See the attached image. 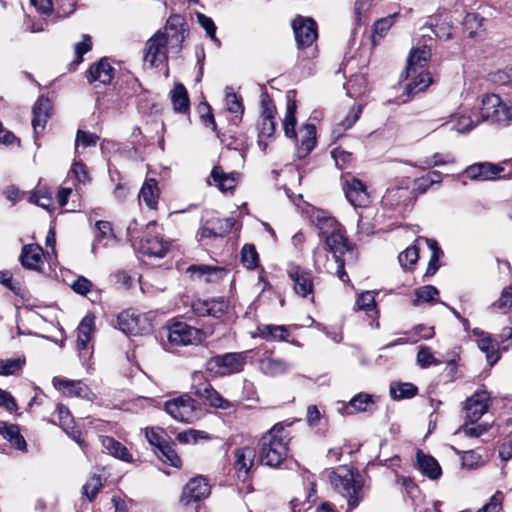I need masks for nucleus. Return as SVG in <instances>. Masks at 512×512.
<instances>
[{
	"instance_id": "obj_2",
	"label": "nucleus",
	"mask_w": 512,
	"mask_h": 512,
	"mask_svg": "<svg viewBox=\"0 0 512 512\" xmlns=\"http://www.w3.org/2000/svg\"><path fill=\"white\" fill-rule=\"evenodd\" d=\"M289 436L282 423L275 424L259 443V457L263 465L278 467L286 458Z\"/></svg>"
},
{
	"instance_id": "obj_12",
	"label": "nucleus",
	"mask_w": 512,
	"mask_h": 512,
	"mask_svg": "<svg viewBox=\"0 0 512 512\" xmlns=\"http://www.w3.org/2000/svg\"><path fill=\"white\" fill-rule=\"evenodd\" d=\"M343 190L347 200L354 207H365L369 203L366 185L357 178L347 177L343 182Z\"/></svg>"
},
{
	"instance_id": "obj_21",
	"label": "nucleus",
	"mask_w": 512,
	"mask_h": 512,
	"mask_svg": "<svg viewBox=\"0 0 512 512\" xmlns=\"http://www.w3.org/2000/svg\"><path fill=\"white\" fill-rule=\"evenodd\" d=\"M233 218H212L207 220L198 231L200 239L211 237H223L228 234L234 226Z\"/></svg>"
},
{
	"instance_id": "obj_10",
	"label": "nucleus",
	"mask_w": 512,
	"mask_h": 512,
	"mask_svg": "<svg viewBox=\"0 0 512 512\" xmlns=\"http://www.w3.org/2000/svg\"><path fill=\"white\" fill-rule=\"evenodd\" d=\"M298 49L310 48L318 37L316 22L311 18L297 17L292 22Z\"/></svg>"
},
{
	"instance_id": "obj_13",
	"label": "nucleus",
	"mask_w": 512,
	"mask_h": 512,
	"mask_svg": "<svg viewBox=\"0 0 512 512\" xmlns=\"http://www.w3.org/2000/svg\"><path fill=\"white\" fill-rule=\"evenodd\" d=\"M210 494V486L203 477H194L184 486L180 503L189 505L192 502H198L205 499Z\"/></svg>"
},
{
	"instance_id": "obj_46",
	"label": "nucleus",
	"mask_w": 512,
	"mask_h": 512,
	"mask_svg": "<svg viewBox=\"0 0 512 512\" xmlns=\"http://www.w3.org/2000/svg\"><path fill=\"white\" fill-rule=\"evenodd\" d=\"M421 245L422 244H418V239H416L412 246L407 247L403 252L399 254L398 260L404 269H412V267L416 264L419 258V249Z\"/></svg>"
},
{
	"instance_id": "obj_59",
	"label": "nucleus",
	"mask_w": 512,
	"mask_h": 512,
	"mask_svg": "<svg viewBox=\"0 0 512 512\" xmlns=\"http://www.w3.org/2000/svg\"><path fill=\"white\" fill-rule=\"evenodd\" d=\"M462 466L468 469H474L484 463L482 456L475 450L465 451L461 457Z\"/></svg>"
},
{
	"instance_id": "obj_57",
	"label": "nucleus",
	"mask_w": 512,
	"mask_h": 512,
	"mask_svg": "<svg viewBox=\"0 0 512 512\" xmlns=\"http://www.w3.org/2000/svg\"><path fill=\"white\" fill-rule=\"evenodd\" d=\"M504 494L496 491L489 501L477 512H501L503 509Z\"/></svg>"
},
{
	"instance_id": "obj_20",
	"label": "nucleus",
	"mask_w": 512,
	"mask_h": 512,
	"mask_svg": "<svg viewBox=\"0 0 512 512\" xmlns=\"http://www.w3.org/2000/svg\"><path fill=\"white\" fill-rule=\"evenodd\" d=\"M504 170V167L484 162L468 166L465 169L464 174L471 180L489 181L502 177L501 173Z\"/></svg>"
},
{
	"instance_id": "obj_47",
	"label": "nucleus",
	"mask_w": 512,
	"mask_h": 512,
	"mask_svg": "<svg viewBox=\"0 0 512 512\" xmlns=\"http://www.w3.org/2000/svg\"><path fill=\"white\" fill-rule=\"evenodd\" d=\"M296 102L295 101H289L286 108L285 117L283 120V127H284V133L286 137L288 138H295L296 137Z\"/></svg>"
},
{
	"instance_id": "obj_7",
	"label": "nucleus",
	"mask_w": 512,
	"mask_h": 512,
	"mask_svg": "<svg viewBox=\"0 0 512 512\" xmlns=\"http://www.w3.org/2000/svg\"><path fill=\"white\" fill-rule=\"evenodd\" d=\"M207 337V334L184 322H173L168 326V340L172 345L187 346L198 345Z\"/></svg>"
},
{
	"instance_id": "obj_19",
	"label": "nucleus",
	"mask_w": 512,
	"mask_h": 512,
	"mask_svg": "<svg viewBox=\"0 0 512 512\" xmlns=\"http://www.w3.org/2000/svg\"><path fill=\"white\" fill-rule=\"evenodd\" d=\"M186 272L192 280L204 283L219 282L226 275L224 268L204 264L190 265Z\"/></svg>"
},
{
	"instance_id": "obj_22",
	"label": "nucleus",
	"mask_w": 512,
	"mask_h": 512,
	"mask_svg": "<svg viewBox=\"0 0 512 512\" xmlns=\"http://www.w3.org/2000/svg\"><path fill=\"white\" fill-rule=\"evenodd\" d=\"M256 452L254 448L245 446L237 448L234 452V469L239 479L246 480L254 464Z\"/></svg>"
},
{
	"instance_id": "obj_38",
	"label": "nucleus",
	"mask_w": 512,
	"mask_h": 512,
	"mask_svg": "<svg viewBox=\"0 0 512 512\" xmlns=\"http://www.w3.org/2000/svg\"><path fill=\"white\" fill-rule=\"evenodd\" d=\"M57 412L59 417V424L63 430L77 443H81V432L74 428L73 418L67 407L62 404L57 406Z\"/></svg>"
},
{
	"instance_id": "obj_43",
	"label": "nucleus",
	"mask_w": 512,
	"mask_h": 512,
	"mask_svg": "<svg viewBox=\"0 0 512 512\" xmlns=\"http://www.w3.org/2000/svg\"><path fill=\"white\" fill-rule=\"evenodd\" d=\"M418 244H425L431 250V257L428 263L427 275H434L439 268V258L442 254L441 249L435 240L419 237Z\"/></svg>"
},
{
	"instance_id": "obj_36",
	"label": "nucleus",
	"mask_w": 512,
	"mask_h": 512,
	"mask_svg": "<svg viewBox=\"0 0 512 512\" xmlns=\"http://www.w3.org/2000/svg\"><path fill=\"white\" fill-rule=\"evenodd\" d=\"M411 81L407 84L405 92L408 96H413L419 92L424 91L432 83V78L429 72L421 70L416 72L412 76H409Z\"/></svg>"
},
{
	"instance_id": "obj_5",
	"label": "nucleus",
	"mask_w": 512,
	"mask_h": 512,
	"mask_svg": "<svg viewBox=\"0 0 512 512\" xmlns=\"http://www.w3.org/2000/svg\"><path fill=\"white\" fill-rule=\"evenodd\" d=\"M245 363L246 352H230L211 357L206 369L215 376H227L242 371Z\"/></svg>"
},
{
	"instance_id": "obj_58",
	"label": "nucleus",
	"mask_w": 512,
	"mask_h": 512,
	"mask_svg": "<svg viewBox=\"0 0 512 512\" xmlns=\"http://www.w3.org/2000/svg\"><path fill=\"white\" fill-rule=\"evenodd\" d=\"M30 202L50 211L53 206L52 194L46 190H38L30 196Z\"/></svg>"
},
{
	"instance_id": "obj_30",
	"label": "nucleus",
	"mask_w": 512,
	"mask_h": 512,
	"mask_svg": "<svg viewBox=\"0 0 512 512\" xmlns=\"http://www.w3.org/2000/svg\"><path fill=\"white\" fill-rule=\"evenodd\" d=\"M289 335V330L284 325L260 324L257 326V336L266 341H285Z\"/></svg>"
},
{
	"instance_id": "obj_56",
	"label": "nucleus",
	"mask_w": 512,
	"mask_h": 512,
	"mask_svg": "<svg viewBox=\"0 0 512 512\" xmlns=\"http://www.w3.org/2000/svg\"><path fill=\"white\" fill-rule=\"evenodd\" d=\"M99 137L90 132H86L83 130H78L76 134V140H75V151L78 153L79 147H90L95 146L97 144Z\"/></svg>"
},
{
	"instance_id": "obj_18",
	"label": "nucleus",
	"mask_w": 512,
	"mask_h": 512,
	"mask_svg": "<svg viewBox=\"0 0 512 512\" xmlns=\"http://www.w3.org/2000/svg\"><path fill=\"white\" fill-rule=\"evenodd\" d=\"M288 276L293 282L296 294L306 297L313 292L312 273L300 266L292 265L287 270Z\"/></svg>"
},
{
	"instance_id": "obj_60",
	"label": "nucleus",
	"mask_w": 512,
	"mask_h": 512,
	"mask_svg": "<svg viewBox=\"0 0 512 512\" xmlns=\"http://www.w3.org/2000/svg\"><path fill=\"white\" fill-rule=\"evenodd\" d=\"M102 487L100 476L93 475L83 486V494L91 501L95 498Z\"/></svg>"
},
{
	"instance_id": "obj_24",
	"label": "nucleus",
	"mask_w": 512,
	"mask_h": 512,
	"mask_svg": "<svg viewBox=\"0 0 512 512\" xmlns=\"http://www.w3.org/2000/svg\"><path fill=\"white\" fill-rule=\"evenodd\" d=\"M322 237L325 239V243L328 249L333 253L336 261H338L341 255L348 251L347 239L343 234V228L340 224L336 229H332Z\"/></svg>"
},
{
	"instance_id": "obj_41",
	"label": "nucleus",
	"mask_w": 512,
	"mask_h": 512,
	"mask_svg": "<svg viewBox=\"0 0 512 512\" xmlns=\"http://www.w3.org/2000/svg\"><path fill=\"white\" fill-rule=\"evenodd\" d=\"M260 370L270 376H276L288 371L289 365L282 359L266 357L260 360Z\"/></svg>"
},
{
	"instance_id": "obj_28",
	"label": "nucleus",
	"mask_w": 512,
	"mask_h": 512,
	"mask_svg": "<svg viewBox=\"0 0 512 512\" xmlns=\"http://www.w3.org/2000/svg\"><path fill=\"white\" fill-rule=\"evenodd\" d=\"M430 57L431 50L426 45L412 49L407 59L406 77L412 76L419 69L424 68Z\"/></svg>"
},
{
	"instance_id": "obj_14",
	"label": "nucleus",
	"mask_w": 512,
	"mask_h": 512,
	"mask_svg": "<svg viewBox=\"0 0 512 512\" xmlns=\"http://www.w3.org/2000/svg\"><path fill=\"white\" fill-rule=\"evenodd\" d=\"M170 249V242L158 233L149 232L140 242L138 250L149 257L163 258Z\"/></svg>"
},
{
	"instance_id": "obj_40",
	"label": "nucleus",
	"mask_w": 512,
	"mask_h": 512,
	"mask_svg": "<svg viewBox=\"0 0 512 512\" xmlns=\"http://www.w3.org/2000/svg\"><path fill=\"white\" fill-rule=\"evenodd\" d=\"M452 129L459 133H467L481 123L478 114L475 116L465 114H454L451 116Z\"/></svg>"
},
{
	"instance_id": "obj_61",
	"label": "nucleus",
	"mask_w": 512,
	"mask_h": 512,
	"mask_svg": "<svg viewBox=\"0 0 512 512\" xmlns=\"http://www.w3.org/2000/svg\"><path fill=\"white\" fill-rule=\"evenodd\" d=\"M241 260L245 267L255 268L258 262V254L252 245H244L241 251Z\"/></svg>"
},
{
	"instance_id": "obj_35",
	"label": "nucleus",
	"mask_w": 512,
	"mask_h": 512,
	"mask_svg": "<svg viewBox=\"0 0 512 512\" xmlns=\"http://www.w3.org/2000/svg\"><path fill=\"white\" fill-rule=\"evenodd\" d=\"M159 198L157 181L153 178L147 179L139 192V200L143 201L150 209H156Z\"/></svg>"
},
{
	"instance_id": "obj_26",
	"label": "nucleus",
	"mask_w": 512,
	"mask_h": 512,
	"mask_svg": "<svg viewBox=\"0 0 512 512\" xmlns=\"http://www.w3.org/2000/svg\"><path fill=\"white\" fill-rule=\"evenodd\" d=\"M115 70L107 60V58L100 59L97 63L91 65L88 71V81H98L101 84H109L114 77Z\"/></svg>"
},
{
	"instance_id": "obj_63",
	"label": "nucleus",
	"mask_w": 512,
	"mask_h": 512,
	"mask_svg": "<svg viewBox=\"0 0 512 512\" xmlns=\"http://www.w3.org/2000/svg\"><path fill=\"white\" fill-rule=\"evenodd\" d=\"M493 306L504 311L512 306V284L502 290L500 297L493 303Z\"/></svg>"
},
{
	"instance_id": "obj_53",
	"label": "nucleus",
	"mask_w": 512,
	"mask_h": 512,
	"mask_svg": "<svg viewBox=\"0 0 512 512\" xmlns=\"http://www.w3.org/2000/svg\"><path fill=\"white\" fill-rule=\"evenodd\" d=\"M355 307L357 310H362L366 312H374L377 314L376 311V304H375V297L374 294L370 291L363 292L359 294L356 300Z\"/></svg>"
},
{
	"instance_id": "obj_42",
	"label": "nucleus",
	"mask_w": 512,
	"mask_h": 512,
	"mask_svg": "<svg viewBox=\"0 0 512 512\" xmlns=\"http://www.w3.org/2000/svg\"><path fill=\"white\" fill-rule=\"evenodd\" d=\"M171 102L177 112H186L189 109L188 93L181 83H177L171 91Z\"/></svg>"
},
{
	"instance_id": "obj_31",
	"label": "nucleus",
	"mask_w": 512,
	"mask_h": 512,
	"mask_svg": "<svg viewBox=\"0 0 512 512\" xmlns=\"http://www.w3.org/2000/svg\"><path fill=\"white\" fill-rule=\"evenodd\" d=\"M43 250L37 244L24 245L20 261L25 268L37 270L42 264Z\"/></svg>"
},
{
	"instance_id": "obj_39",
	"label": "nucleus",
	"mask_w": 512,
	"mask_h": 512,
	"mask_svg": "<svg viewBox=\"0 0 512 512\" xmlns=\"http://www.w3.org/2000/svg\"><path fill=\"white\" fill-rule=\"evenodd\" d=\"M113 241L114 235L111 224L107 221H98L96 223V235L92 251L95 253L100 245L106 247Z\"/></svg>"
},
{
	"instance_id": "obj_55",
	"label": "nucleus",
	"mask_w": 512,
	"mask_h": 512,
	"mask_svg": "<svg viewBox=\"0 0 512 512\" xmlns=\"http://www.w3.org/2000/svg\"><path fill=\"white\" fill-rule=\"evenodd\" d=\"M416 362L423 369L428 368L431 365H437L439 363L438 360L434 357L431 348L427 346L419 347L416 356Z\"/></svg>"
},
{
	"instance_id": "obj_3",
	"label": "nucleus",
	"mask_w": 512,
	"mask_h": 512,
	"mask_svg": "<svg viewBox=\"0 0 512 512\" xmlns=\"http://www.w3.org/2000/svg\"><path fill=\"white\" fill-rule=\"evenodd\" d=\"M329 480L333 489L347 500L350 509L358 506L363 499V479L358 472L346 465L338 466L330 472Z\"/></svg>"
},
{
	"instance_id": "obj_33",
	"label": "nucleus",
	"mask_w": 512,
	"mask_h": 512,
	"mask_svg": "<svg viewBox=\"0 0 512 512\" xmlns=\"http://www.w3.org/2000/svg\"><path fill=\"white\" fill-rule=\"evenodd\" d=\"M416 458L418 468L422 472V474H424L431 480H436L441 476L442 470L435 458L426 455L421 451L417 452Z\"/></svg>"
},
{
	"instance_id": "obj_51",
	"label": "nucleus",
	"mask_w": 512,
	"mask_h": 512,
	"mask_svg": "<svg viewBox=\"0 0 512 512\" xmlns=\"http://www.w3.org/2000/svg\"><path fill=\"white\" fill-rule=\"evenodd\" d=\"M301 136V150L308 154L316 144V128L313 124H306L300 130Z\"/></svg>"
},
{
	"instance_id": "obj_50",
	"label": "nucleus",
	"mask_w": 512,
	"mask_h": 512,
	"mask_svg": "<svg viewBox=\"0 0 512 512\" xmlns=\"http://www.w3.org/2000/svg\"><path fill=\"white\" fill-rule=\"evenodd\" d=\"M366 79L363 75H355L344 85L349 97L356 98L366 91Z\"/></svg>"
},
{
	"instance_id": "obj_64",
	"label": "nucleus",
	"mask_w": 512,
	"mask_h": 512,
	"mask_svg": "<svg viewBox=\"0 0 512 512\" xmlns=\"http://www.w3.org/2000/svg\"><path fill=\"white\" fill-rule=\"evenodd\" d=\"M490 80L497 86H507L512 84V69L498 70L490 75Z\"/></svg>"
},
{
	"instance_id": "obj_16",
	"label": "nucleus",
	"mask_w": 512,
	"mask_h": 512,
	"mask_svg": "<svg viewBox=\"0 0 512 512\" xmlns=\"http://www.w3.org/2000/svg\"><path fill=\"white\" fill-rule=\"evenodd\" d=\"M261 123L259 127V136L262 137H271L276 129L275 124V114L276 107L273 104V101L267 94V92H263L261 94Z\"/></svg>"
},
{
	"instance_id": "obj_52",
	"label": "nucleus",
	"mask_w": 512,
	"mask_h": 512,
	"mask_svg": "<svg viewBox=\"0 0 512 512\" xmlns=\"http://www.w3.org/2000/svg\"><path fill=\"white\" fill-rule=\"evenodd\" d=\"M361 112H362L361 106L352 107L349 110L346 118L343 121H341L339 124L336 125V127L333 130V134L337 135L338 137L341 136V134L345 130L351 128L356 123Z\"/></svg>"
},
{
	"instance_id": "obj_6",
	"label": "nucleus",
	"mask_w": 512,
	"mask_h": 512,
	"mask_svg": "<svg viewBox=\"0 0 512 512\" xmlns=\"http://www.w3.org/2000/svg\"><path fill=\"white\" fill-rule=\"evenodd\" d=\"M164 409L172 418L180 422L193 423L200 417V409L196 401L187 394L166 401Z\"/></svg>"
},
{
	"instance_id": "obj_34",
	"label": "nucleus",
	"mask_w": 512,
	"mask_h": 512,
	"mask_svg": "<svg viewBox=\"0 0 512 512\" xmlns=\"http://www.w3.org/2000/svg\"><path fill=\"white\" fill-rule=\"evenodd\" d=\"M100 441L108 454L128 463L133 461V457L128 449L114 438L109 436H100Z\"/></svg>"
},
{
	"instance_id": "obj_15",
	"label": "nucleus",
	"mask_w": 512,
	"mask_h": 512,
	"mask_svg": "<svg viewBox=\"0 0 512 512\" xmlns=\"http://www.w3.org/2000/svg\"><path fill=\"white\" fill-rule=\"evenodd\" d=\"M489 394L487 391H477L468 398L464 405L465 416L472 424L478 421L488 410Z\"/></svg>"
},
{
	"instance_id": "obj_32",
	"label": "nucleus",
	"mask_w": 512,
	"mask_h": 512,
	"mask_svg": "<svg viewBox=\"0 0 512 512\" xmlns=\"http://www.w3.org/2000/svg\"><path fill=\"white\" fill-rule=\"evenodd\" d=\"M412 199V192L407 186H394L386 190L383 202L391 206L408 205Z\"/></svg>"
},
{
	"instance_id": "obj_11",
	"label": "nucleus",
	"mask_w": 512,
	"mask_h": 512,
	"mask_svg": "<svg viewBox=\"0 0 512 512\" xmlns=\"http://www.w3.org/2000/svg\"><path fill=\"white\" fill-rule=\"evenodd\" d=\"M301 211L318 229L320 236H324L332 229H336L340 224L328 211L318 209L308 203L301 206Z\"/></svg>"
},
{
	"instance_id": "obj_8",
	"label": "nucleus",
	"mask_w": 512,
	"mask_h": 512,
	"mask_svg": "<svg viewBox=\"0 0 512 512\" xmlns=\"http://www.w3.org/2000/svg\"><path fill=\"white\" fill-rule=\"evenodd\" d=\"M117 328L128 336H137L149 333L151 323L144 313L127 309L117 316Z\"/></svg>"
},
{
	"instance_id": "obj_17",
	"label": "nucleus",
	"mask_w": 512,
	"mask_h": 512,
	"mask_svg": "<svg viewBox=\"0 0 512 512\" xmlns=\"http://www.w3.org/2000/svg\"><path fill=\"white\" fill-rule=\"evenodd\" d=\"M472 333L476 337L478 348L485 353L488 364H496L500 359V343L481 329L475 328Z\"/></svg>"
},
{
	"instance_id": "obj_48",
	"label": "nucleus",
	"mask_w": 512,
	"mask_h": 512,
	"mask_svg": "<svg viewBox=\"0 0 512 512\" xmlns=\"http://www.w3.org/2000/svg\"><path fill=\"white\" fill-rule=\"evenodd\" d=\"M442 182V173L439 171H430L426 175L415 180V187L420 193H425L435 184Z\"/></svg>"
},
{
	"instance_id": "obj_9",
	"label": "nucleus",
	"mask_w": 512,
	"mask_h": 512,
	"mask_svg": "<svg viewBox=\"0 0 512 512\" xmlns=\"http://www.w3.org/2000/svg\"><path fill=\"white\" fill-rule=\"evenodd\" d=\"M191 388L195 395L205 401L210 406L228 409L231 404L228 400L224 399L206 380L204 374L200 371L192 373Z\"/></svg>"
},
{
	"instance_id": "obj_27",
	"label": "nucleus",
	"mask_w": 512,
	"mask_h": 512,
	"mask_svg": "<svg viewBox=\"0 0 512 512\" xmlns=\"http://www.w3.org/2000/svg\"><path fill=\"white\" fill-rule=\"evenodd\" d=\"M51 103L50 100L46 97H39L37 102L33 107V119L32 126L34 133L37 135L45 128L47 119L51 113Z\"/></svg>"
},
{
	"instance_id": "obj_23",
	"label": "nucleus",
	"mask_w": 512,
	"mask_h": 512,
	"mask_svg": "<svg viewBox=\"0 0 512 512\" xmlns=\"http://www.w3.org/2000/svg\"><path fill=\"white\" fill-rule=\"evenodd\" d=\"M53 385L65 396L88 398L90 390L86 384L80 380H68L59 377L53 378Z\"/></svg>"
},
{
	"instance_id": "obj_54",
	"label": "nucleus",
	"mask_w": 512,
	"mask_h": 512,
	"mask_svg": "<svg viewBox=\"0 0 512 512\" xmlns=\"http://www.w3.org/2000/svg\"><path fill=\"white\" fill-rule=\"evenodd\" d=\"M201 439H210V436L204 431L195 429H188L177 435V440L183 444H194Z\"/></svg>"
},
{
	"instance_id": "obj_49",
	"label": "nucleus",
	"mask_w": 512,
	"mask_h": 512,
	"mask_svg": "<svg viewBox=\"0 0 512 512\" xmlns=\"http://www.w3.org/2000/svg\"><path fill=\"white\" fill-rule=\"evenodd\" d=\"M25 362L24 357L0 359V375L10 376L16 374L22 370Z\"/></svg>"
},
{
	"instance_id": "obj_62",
	"label": "nucleus",
	"mask_w": 512,
	"mask_h": 512,
	"mask_svg": "<svg viewBox=\"0 0 512 512\" xmlns=\"http://www.w3.org/2000/svg\"><path fill=\"white\" fill-rule=\"evenodd\" d=\"M226 108L230 113L242 114L243 105L240 98L232 91L227 90L225 97Z\"/></svg>"
},
{
	"instance_id": "obj_4",
	"label": "nucleus",
	"mask_w": 512,
	"mask_h": 512,
	"mask_svg": "<svg viewBox=\"0 0 512 512\" xmlns=\"http://www.w3.org/2000/svg\"><path fill=\"white\" fill-rule=\"evenodd\" d=\"M478 116L481 122L489 121L507 127L512 124V107L503 103L498 95L486 94L482 98Z\"/></svg>"
},
{
	"instance_id": "obj_1",
	"label": "nucleus",
	"mask_w": 512,
	"mask_h": 512,
	"mask_svg": "<svg viewBox=\"0 0 512 512\" xmlns=\"http://www.w3.org/2000/svg\"><path fill=\"white\" fill-rule=\"evenodd\" d=\"M180 16L170 17L164 32H157L148 39L145 46L144 61L151 67H158L166 61L168 49L180 51L181 43L185 38Z\"/></svg>"
},
{
	"instance_id": "obj_25",
	"label": "nucleus",
	"mask_w": 512,
	"mask_h": 512,
	"mask_svg": "<svg viewBox=\"0 0 512 512\" xmlns=\"http://www.w3.org/2000/svg\"><path fill=\"white\" fill-rule=\"evenodd\" d=\"M374 405L373 396L367 393H358L348 403H341L338 412L342 415H351L355 412H365Z\"/></svg>"
},
{
	"instance_id": "obj_44",
	"label": "nucleus",
	"mask_w": 512,
	"mask_h": 512,
	"mask_svg": "<svg viewBox=\"0 0 512 512\" xmlns=\"http://www.w3.org/2000/svg\"><path fill=\"white\" fill-rule=\"evenodd\" d=\"M418 392L415 385L408 382H393L390 385V395L394 400L409 399Z\"/></svg>"
},
{
	"instance_id": "obj_45",
	"label": "nucleus",
	"mask_w": 512,
	"mask_h": 512,
	"mask_svg": "<svg viewBox=\"0 0 512 512\" xmlns=\"http://www.w3.org/2000/svg\"><path fill=\"white\" fill-rule=\"evenodd\" d=\"M439 291L433 285L421 286L414 291L415 298L412 301L413 306H420L424 303H432Z\"/></svg>"
},
{
	"instance_id": "obj_29",
	"label": "nucleus",
	"mask_w": 512,
	"mask_h": 512,
	"mask_svg": "<svg viewBox=\"0 0 512 512\" xmlns=\"http://www.w3.org/2000/svg\"><path fill=\"white\" fill-rule=\"evenodd\" d=\"M238 173H225L223 169L216 166L212 169L210 177L216 187L222 192L232 191L238 182Z\"/></svg>"
},
{
	"instance_id": "obj_37",
	"label": "nucleus",
	"mask_w": 512,
	"mask_h": 512,
	"mask_svg": "<svg viewBox=\"0 0 512 512\" xmlns=\"http://www.w3.org/2000/svg\"><path fill=\"white\" fill-rule=\"evenodd\" d=\"M94 316L87 315L80 322L77 329V348L82 351L87 349L91 335L94 332Z\"/></svg>"
}]
</instances>
